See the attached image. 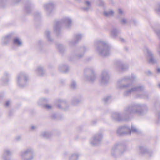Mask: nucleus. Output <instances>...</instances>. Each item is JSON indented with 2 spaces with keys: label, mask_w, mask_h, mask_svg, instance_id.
<instances>
[{
  "label": "nucleus",
  "mask_w": 160,
  "mask_h": 160,
  "mask_svg": "<svg viewBox=\"0 0 160 160\" xmlns=\"http://www.w3.org/2000/svg\"><path fill=\"white\" fill-rule=\"evenodd\" d=\"M136 78V76L133 74H132L131 75L124 76L118 81L117 87L119 89L130 88L124 92V95L125 96H129L131 93L134 92H140L141 93L138 95V97L144 99H148V93L147 92L144 91L145 88L143 86L139 85L132 87V84L131 83L125 84H123L129 81H133Z\"/></svg>",
  "instance_id": "nucleus-1"
},
{
  "label": "nucleus",
  "mask_w": 160,
  "mask_h": 160,
  "mask_svg": "<svg viewBox=\"0 0 160 160\" xmlns=\"http://www.w3.org/2000/svg\"><path fill=\"white\" fill-rule=\"evenodd\" d=\"M148 110V108L145 105L134 103L125 108L122 113L121 114L118 112H113L111 117L112 120L115 121H128L132 115L137 114L142 115Z\"/></svg>",
  "instance_id": "nucleus-2"
},
{
  "label": "nucleus",
  "mask_w": 160,
  "mask_h": 160,
  "mask_svg": "<svg viewBox=\"0 0 160 160\" xmlns=\"http://www.w3.org/2000/svg\"><path fill=\"white\" fill-rule=\"evenodd\" d=\"M95 45L97 47V52L102 56H107L110 54L111 47L107 42L98 41L95 42Z\"/></svg>",
  "instance_id": "nucleus-3"
},
{
  "label": "nucleus",
  "mask_w": 160,
  "mask_h": 160,
  "mask_svg": "<svg viewBox=\"0 0 160 160\" xmlns=\"http://www.w3.org/2000/svg\"><path fill=\"white\" fill-rule=\"evenodd\" d=\"M64 26L67 29L69 28L72 25L71 19L68 17L63 18L60 21H56L54 25V30L56 32H59L61 26Z\"/></svg>",
  "instance_id": "nucleus-4"
},
{
  "label": "nucleus",
  "mask_w": 160,
  "mask_h": 160,
  "mask_svg": "<svg viewBox=\"0 0 160 160\" xmlns=\"http://www.w3.org/2000/svg\"><path fill=\"white\" fill-rule=\"evenodd\" d=\"M126 151V148L121 143H116L112 147L111 150V154L114 157H117L122 154Z\"/></svg>",
  "instance_id": "nucleus-5"
},
{
  "label": "nucleus",
  "mask_w": 160,
  "mask_h": 160,
  "mask_svg": "<svg viewBox=\"0 0 160 160\" xmlns=\"http://www.w3.org/2000/svg\"><path fill=\"white\" fill-rule=\"evenodd\" d=\"M84 79L90 82H93L96 79L94 69L92 67L86 68L84 71Z\"/></svg>",
  "instance_id": "nucleus-6"
},
{
  "label": "nucleus",
  "mask_w": 160,
  "mask_h": 160,
  "mask_svg": "<svg viewBox=\"0 0 160 160\" xmlns=\"http://www.w3.org/2000/svg\"><path fill=\"white\" fill-rule=\"evenodd\" d=\"M34 151L32 148H28L21 151L19 155L22 160H32L33 158Z\"/></svg>",
  "instance_id": "nucleus-7"
},
{
  "label": "nucleus",
  "mask_w": 160,
  "mask_h": 160,
  "mask_svg": "<svg viewBox=\"0 0 160 160\" xmlns=\"http://www.w3.org/2000/svg\"><path fill=\"white\" fill-rule=\"evenodd\" d=\"M28 80V77L27 74L23 72L20 73L18 75L17 83L20 88L24 87Z\"/></svg>",
  "instance_id": "nucleus-8"
},
{
  "label": "nucleus",
  "mask_w": 160,
  "mask_h": 160,
  "mask_svg": "<svg viewBox=\"0 0 160 160\" xmlns=\"http://www.w3.org/2000/svg\"><path fill=\"white\" fill-rule=\"evenodd\" d=\"M143 51L145 52H146L147 54V58L149 63L154 64L157 63V60L150 50L147 47H146L144 48Z\"/></svg>",
  "instance_id": "nucleus-9"
},
{
  "label": "nucleus",
  "mask_w": 160,
  "mask_h": 160,
  "mask_svg": "<svg viewBox=\"0 0 160 160\" xmlns=\"http://www.w3.org/2000/svg\"><path fill=\"white\" fill-rule=\"evenodd\" d=\"M102 138V135L101 133L96 134L90 140V143L93 146L98 145L100 143Z\"/></svg>",
  "instance_id": "nucleus-10"
},
{
  "label": "nucleus",
  "mask_w": 160,
  "mask_h": 160,
  "mask_svg": "<svg viewBox=\"0 0 160 160\" xmlns=\"http://www.w3.org/2000/svg\"><path fill=\"white\" fill-rule=\"evenodd\" d=\"M110 77L107 71L104 70L102 72L101 82L102 85L107 84L109 81Z\"/></svg>",
  "instance_id": "nucleus-11"
},
{
  "label": "nucleus",
  "mask_w": 160,
  "mask_h": 160,
  "mask_svg": "<svg viewBox=\"0 0 160 160\" xmlns=\"http://www.w3.org/2000/svg\"><path fill=\"white\" fill-rule=\"evenodd\" d=\"M54 7V5L52 2H50L44 5V9L46 12L47 15L48 16H50L53 13Z\"/></svg>",
  "instance_id": "nucleus-12"
},
{
  "label": "nucleus",
  "mask_w": 160,
  "mask_h": 160,
  "mask_svg": "<svg viewBox=\"0 0 160 160\" xmlns=\"http://www.w3.org/2000/svg\"><path fill=\"white\" fill-rule=\"evenodd\" d=\"M115 67L116 69L118 71H123L128 69V66L127 64H124L121 61H117L115 63Z\"/></svg>",
  "instance_id": "nucleus-13"
},
{
  "label": "nucleus",
  "mask_w": 160,
  "mask_h": 160,
  "mask_svg": "<svg viewBox=\"0 0 160 160\" xmlns=\"http://www.w3.org/2000/svg\"><path fill=\"white\" fill-rule=\"evenodd\" d=\"M127 126H124L119 127L117 130V133L120 135H128Z\"/></svg>",
  "instance_id": "nucleus-14"
},
{
  "label": "nucleus",
  "mask_w": 160,
  "mask_h": 160,
  "mask_svg": "<svg viewBox=\"0 0 160 160\" xmlns=\"http://www.w3.org/2000/svg\"><path fill=\"white\" fill-rule=\"evenodd\" d=\"M12 154L11 152L8 148L5 149L3 151V153L2 156L3 160H10V156Z\"/></svg>",
  "instance_id": "nucleus-15"
},
{
  "label": "nucleus",
  "mask_w": 160,
  "mask_h": 160,
  "mask_svg": "<svg viewBox=\"0 0 160 160\" xmlns=\"http://www.w3.org/2000/svg\"><path fill=\"white\" fill-rule=\"evenodd\" d=\"M82 38V36L81 34H78L76 35L73 39L69 42V45L72 46L75 45L78 41L81 39Z\"/></svg>",
  "instance_id": "nucleus-16"
},
{
  "label": "nucleus",
  "mask_w": 160,
  "mask_h": 160,
  "mask_svg": "<svg viewBox=\"0 0 160 160\" xmlns=\"http://www.w3.org/2000/svg\"><path fill=\"white\" fill-rule=\"evenodd\" d=\"M10 75L8 72H5L4 73L3 77L1 79L2 84L4 85L6 84L9 81V78Z\"/></svg>",
  "instance_id": "nucleus-17"
},
{
  "label": "nucleus",
  "mask_w": 160,
  "mask_h": 160,
  "mask_svg": "<svg viewBox=\"0 0 160 160\" xmlns=\"http://www.w3.org/2000/svg\"><path fill=\"white\" fill-rule=\"evenodd\" d=\"M128 135H130L131 132L139 133V131L133 125H132L131 128L127 126Z\"/></svg>",
  "instance_id": "nucleus-18"
},
{
  "label": "nucleus",
  "mask_w": 160,
  "mask_h": 160,
  "mask_svg": "<svg viewBox=\"0 0 160 160\" xmlns=\"http://www.w3.org/2000/svg\"><path fill=\"white\" fill-rule=\"evenodd\" d=\"M120 32V31L115 28H112L111 31L110 35L113 38H116Z\"/></svg>",
  "instance_id": "nucleus-19"
},
{
  "label": "nucleus",
  "mask_w": 160,
  "mask_h": 160,
  "mask_svg": "<svg viewBox=\"0 0 160 160\" xmlns=\"http://www.w3.org/2000/svg\"><path fill=\"white\" fill-rule=\"evenodd\" d=\"M11 37V35H8L3 37L2 39V43L3 44H6L8 43L10 41Z\"/></svg>",
  "instance_id": "nucleus-20"
},
{
  "label": "nucleus",
  "mask_w": 160,
  "mask_h": 160,
  "mask_svg": "<svg viewBox=\"0 0 160 160\" xmlns=\"http://www.w3.org/2000/svg\"><path fill=\"white\" fill-rule=\"evenodd\" d=\"M59 70L63 73H66L69 70L68 66L66 65H62L59 66Z\"/></svg>",
  "instance_id": "nucleus-21"
},
{
  "label": "nucleus",
  "mask_w": 160,
  "mask_h": 160,
  "mask_svg": "<svg viewBox=\"0 0 160 160\" xmlns=\"http://www.w3.org/2000/svg\"><path fill=\"white\" fill-rule=\"evenodd\" d=\"M37 73L39 75L42 76L45 74V71L43 68L41 66L38 67L36 70Z\"/></svg>",
  "instance_id": "nucleus-22"
},
{
  "label": "nucleus",
  "mask_w": 160,
  "mask_h": 160,
  "mask_svg": "<svg viewBox=\"0 0 160 160\" xmlns=\"http://www.w3.org/2000/svg\"><path fill=\"white\" fill-rule=\"evenodd\" d=\"M24 10L28 13H30L31 11V5L30 3H27L25 6Z\"/></svg>",
  "instance_id": "nucleus-23"
},
{
  "label": "nucleus",
  "mask_w": 160,
  "mask_h": 160,
  "mask_svg": "<svg viewBox=\"0 0 160 160\" xmlns=\"http://www.w3.org/2000/svg\"><path fill=\"white\" fill-rule=\"evenodd\" d=\"M84 56V53L82 54H73L72 55V57L75 59H79L82 58Z\"/></svg>",
  "instance_id": "nucleus-24"
},
{
  "label": "nucleus",
  "mask_w": 160,
  "mask_h": 160,
  "mask_svg": "<svg viewBox=\"0 0 160 160\" xmlns=\"http://www.w3.org/2000/svg\"><path fill=\"white\" fill-rule=\"evenodd\" d=\"M79 155L78 153L72 154L69 158V160H78Z\"/></svg>",
  "instance_id": "nucleus-25"
},
{
  "label": "nucleus",
  "mask_w": 160,
  "mask_h": 160,
  "mask_svg": "<svg viewBox=\"0 0 160 160\" xmlns=\"http://www.w3.org/2000/svg\"><path fill=\"white\" fill-rule=\"evenodd\" d=\"M13 43L14 44L20 46L22 44V42L18 38H15L13 40Z\"/></svg>",
  "instance_id": "nucleus-26"
},
{
  "label": "nucleus",
  "mask_w": 160,
  "mask_h": 160,
  "mask_svg": "<svg viewBox=\"0 0 160 160\" xmlns=\"http://www.w3.org/2000/svg\"><path fill=\"white\" fill-rule=\"evenodd\" d=\"M45 35L47 37L48 40L49 42H52V40L50 38V32L48 31H46L45 32Z\"/></svg>",
  "instance_id": "nucleus-27"
},
{
  "label": "nucleus",
  "mask_w": 160,
  "mask_h": 160,
  "mask_svg": "<svg viewBox=\"0 0 160 160\" xmlns=\"http://www.w3.org/2000/svg\"><path fill=\"white\" fill-rule=\"evenodd\" d=\"M51 135L52 134L51 133L47 132H44L41 133L42 136L43 138H49Z\"/></svg>",
  "instance_id": "nucleus-28"
},
{
  "label": "nucleus",
  "mask_w": 160,
  "mask_h": 160,
  "mask_svg": "<svg viewBox=\"0 0 160 160\" xmlns=\"http://www.w3.org/2000/svg\"><path fill=\"white\" fill-rule=\"evenodd\" d=\"M86 3L87 5V7H84L82 8V9L85 11H88L90 8L91 4L90 3L89 1H86Z\"/></svg>",
  "instance_id": "nucleus-29"
},
{
  "label": "nucleus",
  "mask_w": 160,
  "mask_h": 160,
  "mask_svg": "<svg viewBox=\"0 0 160 160\" xmlns=\"http://www.w3.org/2000/svg\"><path fill=\"white\" fill-rule=\"evenodd\" d=\"M104 15L107 17L112 16L114 14V12L112 10L106 11L104 13Z\"/></svg>",
  "instance_id": "nucleus-30"
},
{
  "label": "nucleus",
  "mask_w": 160,
  "mask_h": 160,
  "mask_svg": "<svg viewBox=\"0 0 160 160\" xmlns=\"http://www.w3.org/2000/svg\"><path fill=\"white\" fill-rule=\"evenodd\" d=\"M57 48L60 53H62L64 52L65 50L62 45L60 44L58 45Z\"/></svg>",
  "instance_id": "nucleus-31"
},
{
  "label": "nucleus",
  "mask_w": 160,
  "mask_h": 160,
  "mask_svg": "<svg viewBox=\"0 0 160 160\" xmlns=\"http://www.w3.org/2000/svg\"><path fill=\"white\" fill-rule=\"evenodd\" d=\"M139 150L141 153H146L147 152V149L142 146H140L139 147Z\"/></svg>",
  "instance_id": "nucleus-32"
},
{
  "label": "nucleus",
  "mask_w": 160,
  "mask_h": 160,
  "mask_svg": "<svg viewBox=\"0 0 160 160\" xmlns=\"http://www.w3.org/2000/svg\"><path fill=\"white\" fill-rule=\"evenodd\" d=\"M128 22V20L124 18L122 19L120 21V23L122 24H126Z\"/></svg>",
  "instance_id": "nucleus-33"
},
{
  "label": "nucleus",
  "mask_w": 160,
  "mask_h": 160,
  "mask_svg": "<svg viewBox=\"0 0 160 160\" xmlns=\"http://www.w3.org/2000/svg\"><path fill=\"white\" fill-rule=\"evenodd\" d=\"M76 86V82L74 80H72L71 83V87L72 89H74Z\"/></svg>",
  "instance_id": "nucleus-34"
},
{
  "label": "nucleus",
  "mask_w": 160,
  "mask_h": 160,
  "mask_svg": "<svg viewBox=\"0 0 160 160\" xmlns=\"http://www.w3.org/2000/svg\"><path fill=\"white\" fill-rule=\"evenodd\" d=\"M155 11L158 13H160V3H158L156 6Z\"/></svg>",
  "instance_id": "nucleus-35"
},
{
  "label": "nucleus",
  "mask_w": 160,
  "mask_h": 160,
  "mask_svg": "<svg viewBox=\"0 0 160 160\" xmlns=\"http://www.w3.org/2000/svg\"><path fill=\"white\" fill-rule=\"evenodd\" d=\"M111 97L110 96H108L106 97L104 99V102L105 103H107L108 102V101H111Z\"/></svg>",
  "instance_id": "nucleus-36"
},
{
  "label": "nucleus",
  "mask_w": 160,
  "mask_h": 160,
  "mask_svg": "<svg viewBox=\"0 0 160 160\" xmlns=\"http://www.w3.org/2000/svg\"><path fill=\"white\" fill-rule=\"evenodd\" d=\"M79 101L76 98H74L72 101V104L74 105H76L79 102Z\"/></svg>",
  "instance_id": "nucleus-37"
},
{
  "label": "nucleus",
  "mask_w": 160,
  "mask_h": 160,
  "mask_svg": "<svg viewBox=\"0 0 160 160\" xmlns=\"http://www.w3.org/2000/svg\"><path fill=\"white\" fill-rule=\"evenodd\" d=\"M60 102L61 103V105H60V104H58V108H61V105H62V106H64L66 104V102L64 101H60Z\"/></svg>",
  "instance_id": "nucleus-38"
},
{
  "label": "nucleus",
  "mask_w": 160,
  "mask_h": 160,
  "mask_svg": "<svg viewBox=\"0 0 160 160\" xmlns=\"http://www.w3.org/2000/svg\"><path fill=\"white\" fill-rule=\"evenodd\" d=\"M155 32L157 34V36L160 39V30H155Z\"/></svg>",
  "instance_id": "nucleus-39"
},
{
  "label": "nucleus",
  "mask_w": 160,
  "mask_h": 160,
  "mask_svg": "<svg viewBox=\"0 0 160 160\" xmlns=\"http://www.w3.org/2000/svg\"><path fill=\"white\" fill-rule=\"evenodd\" d=\"M87 50L86 47H84L80 49V51L81 52H85Z\"/></svg>",
  "instance_id": "nucleus-40"
},
{
  "label": "nucleus",
  "mask_w": 160,
  "mask_h": 160,
  "mask_svg": "<svg viewBox=\"0 0 160 160\" xmlns=\"http://www.w3.org/2000/svg\"><path fill=\"white\" fill-rule=\"evenodd\" d=\"M44 107L46 108L47 109H51V106L48 104L45 105H44Z\"/></svg>",
  "instance_id": "nucleus-41"
},
{
  "label": "nucleus",
  "mask_w": 160,
  "mask_h": 160,
  "mask_svg": "<svg viewBox=\"0 0 160 160\" xmlns=\"http://www.w3.org/2000/svg\"><path fill=\"white\" fill-rule=\"evenodd\" d=\"M35 18H37L38 17H39L40 16V14L38 12H36L35 14Z\"/></svg>",
  "instance_id": "nucleus-42"
},
{
  "label": "nucleus",
  "mask_w": 160,
  "mask_h": 160,
  "mask_svg": "<svg viewBox=\"0 0 160 160\" xmlns=\"http://www.w3.org/2000/svg\"><path fill=\"white\" fill-rule=\"evenodd\" d=\"M118 13L120 15H122L123 13V12L121 9H118Z\"/></svg>",
  "instance_id": "nucleus-43"
},
{
  "label": "nucleus",
  "mask_w": 160,
  "mask_h": 160,
  "mask_svg": "<svg viewBox=\"0 0 160 160\" xmlns=\"http://www.w3.org/2000/svg\"><path fill=\"white\" fill-rule=\"evenodd\" d=\"M10 102L9 101H7L5 103V105L6 107H8L9 104Z\"/></svg>",
  "instance_id": "nucleus-44"
},
{
  "label": "nucleus",
  "mask_w": 160,
  "mask_h": 160,
  "mask_svg": "<svg viewBox=\"0 0 160 160\" xmlns=\"http://www.w3.org/2000/svg\"><path fill=\"white\" fill-rule=\"evenodd\" d=\"M3 3H4V2L3 1H0V7H3Z\"/></svg>",
  "instance_id": "nucleus-45"
},
{
  "label": "nucleus",
  "mask_w": 160,
  "mask_h": 160,
  "mask_svg": "<svg viewBox=\"0 0 160 160\" xmlns=\"http://www.w3.org/2000/svg\"><path fill=\"white\" fill-rule=\"evenodd\" d=\"M158 117V121L160 119V113H158L156 115Z\"/></svg>",
  "instance_id": "nucleus-46"
},
{
  "label": "nucleus",
  "mask_w": 160,
  "mask_h": 160,
  "mask_svg": "<svg viewBox=\"0 0 160 160\" xmlns=\"http://www.w3.org/2000/svg\"><path fill=\"white\" fill-rule=\"evenodd\" d=\"M35 127L33 126H32L31 127V129L32 130H33L34 129H35Z\"/></svg>",
  "instance_id": "nucleus-47"
},
{
  "label": "nucleus",
  "mask_w": 160,
  "mask_h": 160,
  "mask_svg": "<svg viewBox=\"0 0 160 160\" xmlns=\"http://www.w3.org/2000/svg\"><path fill=\"white\" fill-rule=\"evenodd\" d=\"M20 138V136H18L17 138H16V139L17 140H19Z\"/></svg>",
  "instance_id": "nucleus-48"
},
{
  "label": "nucleus",
  "mask_w": 160,
  "mask_h": 160,
  "mask_svg": "<svg viewBox=\"0 0 160 160\" xmlns=\"http://www.w3.org/2000/svg\"><path fill=\"white\" fill-rule=\"evenodd\" d=\"M52 118H56V115H55V114H53L52 116Z\"/></svg>",
  "instance_id": "nucleus-49"
},
{
  "label": "nucleus",
  "mask_w": 160,
  "mask_h": 160,
  "mask_svg": "<svg viewBox=\"0 0 160 160\" xmlns=\"http://www.w3.org/2000/svg\"><path fill=\"white\" fill-rule=\"evenodd\" d=\"M124 49L126 51H127L128 50V48L127 47H125L124 48Z\"/></svg>",
  "instance_id": "nucleus-50"
},
{
  "label": "nucleus",
  "mask_w": 160,
  "mask_h": 160,
  "mask_svg": "<svg viewBox=\"0 0 160 160\" xmlns=\"http://www.w3.org/2000/svg\"><path fill=\"white\" fill-rule=\"evenodd\" d=\"M157 72H160V68H158L157 69Z\"/></svg>",
  "instance_id": "nucleus-51"
},
{
  "label": "nucleus",
  "mask_w": 160,
  "mask_h": 160,
  "mask_svg": "<svg viewBox=\"0 0 160 160\" xmlns=\"http://www.w3.org/2000/svg\"><path fill=\"white\" fill-rule=\"evenodd\" d=\"M147 73L148 74H151V72L150 71H148Z\"/></svg>",
  "instance_id": "nucleus-52"
},
{
  "label": "nucleus",
  "mask_w": 160,
  "mask_h": 160,
  "mask_svg": "<svg viewBox=\"0 0 160 160\" xmlns=\"http://www.w3.org/2000/svg\"><path fill=\"white\" fill-rule=\"evenodd\" d=\"M121 41L122 42H124V40L123 38H121L120 39Z\"/></svg>",
  "instance_id": "nucleus-53"
},
{
  "label": "nucleus",
  "mask_w": 160,
  "mask_h": 160,
  "mask_svg": "<svg viewBox=\"0 0 160 160\" xmlns=\"http://www.w3.org/2000/svg\"><path fill=\"white\" fill-rule=\"evenodd\" d=\"M96 123V121H94L92 122V124H95V123Z\"/></svg>",
  "instance_id": "nucleus-54"
},
{
  "label": "nucleus",
  "mask_w": 160,
  "mask_h": 160,
  "mask_svg": "<svg viewBox=\"0 0 160 160\" xmlns=\"http://www.w3.org/2000/svg\"><path fill=\"white\" fill-rule=\"evenodd\" d=\"M2 94L1 93H0V98H2Z\"/></svg>",
  "instance_id": "nucleus-55"
},
{
  "label": "nucleus",
  "mask_w": 160,
  "mask_h": 160,
  "mask_svg": "<svg viewBox=\"0 0 160 160\" xmlns=\"http://www.w3.org/2000/svg\"><path fill=\"white\" fill-rule=\"evenodd\" d=\"M21 0H16V2H19L20 1H21Z\"/></svg>",
  "instance_id": "nucleus-56"
},
{
  "label": "nucleus",
  "mask_w": 160,
  "mask_h": 160,
  "mask_svg": "<svg viewBox=\"0 0 160 160\" xmlns=\"http://www.w3.org/2000/svg\"><path fill=\"white\" fill-rule=\"evenodd\" d=\"M75 0L77 1H78V2H79L80 1V0Z\"/></svg>",
  "instance_id": "nucleus-57"
},
{
  "label": "nucleus",
  "mask_w": 160,
  "mask_h": 160,
  "mask_svg": "<svg viewBox=\"0 0 160 160\" xmlns=\"http://www.w3.org/2000/svg\"><path fill=\"white\" fill-rule=\"evenodd\" d=\"M157 123H158V124L159 123V121H157Z\"/></svg>",
  "instance_id": "nucleus-58"
},
{
  "label": "nucleus",
  "mask_w": 160,
  "mask_h": 160,
  "mask_svg": "<svg viewBox=\"0 0 160 160\" xmlns=\"http://www.w3.org/2000/svg\"><path fill=\"white\" fill-rule=\"evenodd\" d=\"M158 85L159 88H160V84H159Z\"/></svg>",
  "instance_id": "nucleus-59"
},
{
  "label": "nucleus",
  "mask_w": 160,
  "mask_h": 160,
  "mask_svg": "<svg viewBox=\"0 0 160 160\" xmlns=\"http://www.w3.org/2000/svg\"><path fill=\"white\" fill-rule=\"evenodd\" d=\"M70 60L72 61V59H71V58H70L69 59Z\"/></svg>",
  "instance_id": "nucleus-60"
}]
</instances>
